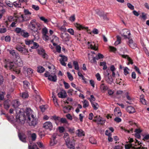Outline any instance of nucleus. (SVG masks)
I'll return each instance as SVG.
<instances>
[{"label":"nucleus","mask_w":149,"mask_h":149,"mask_svg":"<svg viewBox=\"0 0 149 149\" xmlns=\"http://www.w3.org/2000/svg\"><path fill=\"white\" fill-rule=\"evenodd\" d=\"M16 120L21 124H24L25 120L26 119L27 121L30 126H34L38 123V119L36 118L32 114V111L30 108H27L25 113L26 116L22 112L21 109L19 108H17L16 110Z\"/></svg>","instance_id":"1"},{"label":"nucleus","mask_w":149,"mask_h":149,"mask_svg":"<svg viewBox=\"0 0 149 149\" xmlns=\"http://www.w3.org/2000/svg\"><path fill=\"white\" fill-rule=\"evenodd\" d=\"M10 54L14 58L16 64L13 62H8L4 66L5 68L7 69L9 68L15 71L17 74H19L20 72L19 67L23 65V62L20 58L19 53L14 49L8 50Z\"/></svg>","instance_id":"2"},{"label":"nucleus","mask_w":149,"mask_h":149,"mask_svg":"<svg viewBox=\"0 0 149 149\" xmlns=\"http://www.w3.org/2000/svg\"><path fill=\"white\" fill-rule=\"evenodd\" d=\"M24 15H22L19 18L20 22H22L23 21H28L30 20L31 18V13L28 10L24 9Z\"/></svg>","instance_id":"3"},{"label":"nucleus","mask_w":149,"mask_h":149,"mask_svg":"<svg viewBox=\"0 0 149 149\" xmlns=\"http://www.w3.org/2000/svg\"><path fill=\"white\" fill-rule=\"evenodd\" d=\"M15 49L22 54L27 55L29 51L25 47V46H21L20 45H17L15 47Z\"/></svg>","instance_id":"4"},{"label":"nucleus","mask_w":149,"mask_h":149,"mask_svg":"<svg viewBox=\"0 0 149 149\" xmlns=\"http://www.w3.org/2000/svg\"><path fill=\"white\" fill-rule=\"evenodd\" d=\"M105 80L109 84H111L113 81V79L109 73L107 72H104V73Z\"/></svg>","instance_id":"5"},{"label":"nucleus","mask_w":149,"mask_h":149,"mask_svg":"<svg viewBox=\"0 0 149 149\" xmlns=\"http://www.w3.org/2000/svg\"><path fill=\"white\" fill-rule=\"evenodd\" d=\"M53 127L52 124L50 121H46L43 125V127L44 128L50 131L52 130Z\"/></svg>","instance_id":"6"},{"label":"nucleus","mask_w":149,"mask_h":149,"mask_svg":"<svg viewBox=\"0 0 149 149\" xmlns=\"http://www.w3.org/2000/svg\"><path fill=\"white\" fill-rule=\"evenodd\" d=\"M121 36L125 38H129L130 35V32L128 29H123L120 32Z\"/></svg>","instance_id":"7"},{"label":"nucleus","mask_w":149,"mask_h":149,"mask_svg":"<svg viewBox=\"0 0 149 149\" xmlns=\"http://www.w3.org/2000/svg\"><path fill=\"white\" fill-rule=\"evenodd\" d=\"M93 120L97 122L98 124H104L105 121V120L104 119L102 118L100 116H96L95 117Z\"/></svg>","instance_id":"8"},{"label":"nucleus","mask_w":149,"mask_h":149,"mask_svg":"<svg viewBox=\"0 0 149 149\" xmlns=\"http://www.w3.org/2000/svg\"><path fill=\"white\" fill-rule=\"evenodd\" d=\"M59 56L61 58L59 60L61 63L62 65L66 66V64L65 62L67 61L68 60L67 57L62 54L60 55Z\"/></svg>","instance_id":"9"},{"label":"nucleus","mask_w":149,"mask_h":149,"mask_svg":"<svg viewBox=\"0 0 149 149\" xmlns=\"http://www.w3.org/2000/svg\"><path fill=\"white\" fill-rule=\"evenodd\" d=\"M59 97L61 98H65L67 96V94L65 91L63 89H61L58 94Z\"/></svg>","instance_id":"10"},{"label":"nucleus","mask_w":149,"mask_h":149,"mask_svg":"<svg viewBox=\"0 0 149 149\" xmlns=\"http://www.w3.org/2000/svg\"><path fill=\"white\" fill-rule=\"evenodd\" d=\"M88 45L89 48H91L95 50H97V45L95 44L94 42H88Z\"/></svg>","instance_id":"11"},{"label":"nucleus","mask_w":149,"mask_h":149,"mask_svg":"<svg viewBox=\"0 0 149 149\" xmlns=\"http://www.w3.org/2000/svg\"><path fill=\"white\" fill-rule=\"evenodd\" d=\"M56 136L57 134H54L52 135L50 143L51 146H53L57 144V141L56 139Z\"/></svg>","instance_id":"12"},{"label":"nucleus","mask_w":149,"mask_h":149,"mask_svg":"<svg viewBox=\"0 0 149 149\" xmlns=\"http://www.w3.org/2000/svg\"><path fill=\"white\" fill-rule=\"evenodd\" d=\"M61 37L63 41L67 42L69 40V35L68 33H64L61 35Z\"/></svg>","instance_id":"13"},{"label":"nucleus","mask_w":149,"mask_h":149,"mask_svg":"<svg viewBox=\"0 0 149 149\" xmlns=\"http://www.w3.org/2000/svg\"><path fill=\"white\" fill-rule=\"evenodd\" d=\"M38 53L40 55H41L42 57L44 58H47V55L45 53V50L43 49H40L38 50Z\"/></svg>","instance_id":"14"},{"label":"nucleus","mask_w":149,"mask_h":149,"mask_svg":"<svg viewBox=\"0 0 149 149\" xmlns=\"http://www.w3.org/2000/svg\"><path fill=\"white\" fill-rule=\"evenodd\" d=\"M114 114L117 117H120L121 116L122 113L119 108L116 107L114 109Z\"/></svg>","instance_id":"15"},{"label":"nucleus","mask_w":149,"mask_h":149,"mask_svg":"<svg viewBox=\"0 0 149 149\" xmlns=\"http://www.w3.org/2000/svg\"><path fill=\"white\" fill-rule=\"evenodd\" d=\"M77 135L79 137H81L85 135V133L81 129L77 130L75 132Z\"/></svg>","instance_id":"16"},{"label":"nucleus","mask_w":149,"mask_h":149,"mask_svg":"<svg viewBox=\"0 0 149 149\" xmlns=\"http://www.w3.org/2000/svg\"><path fill=\"white\" fill-rule=\"evenodd\" d=\"M51 41L53 43V45L55 46L56 45V43L58 42V38L55 36H52V39L51 40Z\"/></svg>","instance_id":"17"},{"label":"nucleus","mask_w":149,"mask_h":149,"mask_svg":"<svg viewBox=\"0 0 149 149\" xmlns=\"http://www.w3.org/2000/svg\"><path fill=\"white\" fill-rule=\"evenodd\" d=\"M126 110L130 113H132L135 112V109L132 106H128L126 108Z\"/></svg>","instance_id":"18"},{"label":"nucleus","mask_w":149,"mask_h":149,"mask_svg":"<svg viewBox=\"0 0 149 149\" xmlns=\"http://www.w3.org/2000/svg\"><path fill=\"white\" fill-rule=\"evenodd\" d=\"M100 88L101 91L104 92L108 88V87L104 84H102L100 85Z\"/></svg>","instance_id":"19"},{"label":"nucleus","mask_w":149,"mask_h":149,"mask_svg":"<svg viewBox=\"0 0 149 149\" xmlns=\"http://www.w3.org/2000/svg\"><path fill=\"white\" fill-rule=\"evenodd\" d=\"M18 136L21 141L24 143L26 142V136L25 135L19 134H18Z\"/></svg>","instance_id":"20"},{"label":"nucleus","mask_w":149,"mask_h":149,"mask_svg":"<svg viewBox=\"0 0 149 149\" xmlns=\"http://www.w3.org/2000/svg\"><path fill=\"white\" fill-rule=\"evenodd\" d=\"M36 25L35 20H32L29 24V27L31 29L33 30L35 29Z\"/></svg>","instance_id":"21"},{"label":"nucleus","mask_w":149,"mask_h":149,"mask_svg":"<svg viewBox=\"0 0 149 149\" xmlns=\"http://www.w3.org/2000/svg\"><path fill=\"white\" fill-rule=\"evenodd\" d=\"M121 56L123 58H127V61H128V62L127 63L128 64H132L133 62H132V60L131 59L130 57H129L127 55H122L121 54Z\"/></svg>","instance_id":"22"},{"label":"nucleus","mask_w":149,"mask_h":149,"mask_svg":"<svg viewBox=\"0 0 149 149\" xmlns=\"http://www.w3.org/2000/svg\"><path fill=\"white\" fill-rule=\"evenodd\" d=\"M12 104L13 106L15 108H17L20 105L19 102L17 100H13Z\"/></svg>","instance_id":"23"},{"label":"nucleus","mask_w":149,"mask_h":149,"mask_svg":"<svg viewBox=\"0 0 149 149\" xmlns=\"http://www.w3.org/2000/svg\"><path fill=\"white\" fill-rule=\"evenodd\" d=\"M64 138L66 144L70 141V139L69 134L67 133H65L64 134Z\"/></svg>","instance_id":"24"},{"label":"nucleus","mask_w":149,"mask_h":149,"mask_svg":"<svg viewBox=\"0 0 149 149\" xmlns=\"http://www.w3.org/2000/svg\"><path fill=\"white\" fill-rule=\"evenodd\" d=\"M35 93V98L37 101L40 102L41 100V98L38 92L36 90H34Z\"/></svg>","instance_id":"25"},{"label":"nucleus","mask_w":149,"mask_h":149,"mask_svg":"<svg viewBox=\"0 0 149 149\" xmlns=\"http://www.w3.org/2000/svg\"><path fill=\"white\" fill-rule=\"evenodd\" d=\"M10 100L8 99L5 101L4 103V106L5 109H8L10 107Z\"/></svg>","instance_id":"26"},{"label":"nucleus","mask_w":149,"mask_h":149,"mask_svg":"<svg viewBox=\"0 0 149 149\" xmlns=\"http://www.w3.org/2000/svg\"><path fill=\"white\" fill-rule=\"evenodd\" d=\"M7 118L8 120L12 123H13L14 122L15 120V121L17 122L19 124H21V123H19L17 121L16 118V119L15 120L14 119V117L12 116H8L7 117Z\"/></svg>","instance_id":"27"},{"label":"nucleus","mask_w":149,"mask_h":149,"mask_svg":"<svg viewBox=\"0 0 149 149\" xmlns=\"http://www.w3.org/2000/svg\"><path fill=\"white\" fill-rule=\"evenodd\" d=\"M48 79L52 81L55 82L57 80L56 76V75H49V76Z\"/></svg>","instance_id":"28"},{"label":"nucleus","mask_w":149,"mask_h":149,"mask_svg":"<svg viewBox=\"0 0 149 149\" xmlns=\"http://www.w3.org/2000/svg\"><path fill=\"white\" fill-rule=\"evenodd\" d=\"M28 134L29 135H31V137L32 141H35V140L36 138V134L33 133L31 134V131H28Z\"/></svg>","instance_id":"29"},{"label":"nucleus","mask_w":149,"mask_h":149,"mask_svg":"<svg viewBox=\"0 0 149 149\" xmlns=\"http://www.w3.org/2000/svg\"><path fill=\"white\" fill-rule=\"evenodd\" d=\"M74 25L79 30L81 29H88V28L87 27H85L83 26H82L81 25L78 24L77 23H75L74 24Z\"/></svg>","instance_id":"30"},{"label":"nucleus","mask_w":149,"mask_h":149,"mask_svg":"<svg viewBox=\"0 0 149 149\" xmlns=\"http://www.w3.org/2000/svg\"><path fill=\"white\" fill-rule=\"evenodd\" d=\"M8 20L9 22L14 21L17 20V18L14 16H9L8 17Z\"/></svg>","instance_id":"31"},{"label":"nucleus","mask_w":149,"mask_h":149,"mask_svg":"<svg viewBox=\"0 0 149 149\" xmlns=\"http://www.w3.org/2000/svg\"><path fill=\"white\" fill-rule=\"evenodd\" d=\"M67 147L68 148L70 149H75L74 146V144H73L71 142L68 143H66Z\"/></svg>","instance_id":"32"},{"label":"nucleus","mask_w":149,"mask_h":149,"mask_svg":"<svg viewBox=\"0 0 149 149\" xmlns=\"http://www.w3.org/2000/svg\"><path fill=\"white\" fill-rule=\"evenodd\" d=\"M91 104L92 107L93 108L94 110H96L98 109L99 106L97 103L96 102H93L91 103Z\"/></svg>","instance_id":"33"},{"label":"nucleus","mask_w":149,"mask_h":149,"mask_svg":"<svg viewBox=\"0 0 149 149\" xmlns=\"http://www.w3.org/2000/svg\"><path fill=\"white\" fill-rule=\"evenodd\" d=\"M21 35L25 38L28 37L29 36V33L23 30L22 31Z\"/></svg>","instance_id":"34"},{"label":"nucleus","mask_w":149,"mask_h":149,"mask_svg":"<svg viewBox=\"0 0 149 149\" xmlns=\"http://www.w3.org/2000/svg\"><path fill=\"white\" fill-rule=\"evenodd\" d=\"M71 107L70 106L65 107L63 108V110L65 113H67L69 111L71 110Z\"/></svg>","instance_id":"35"},{"label":"nucleus","mask_w":149,"mask_h":149,"mask_svg":"<svg viewBox=\"0 0 149 149\" xmlns=\"http://www.w3.org/2000/svg\"><path fill=\"white\" fill-rule=\"evenodd\" d=\"M45 70L44 68L42 66H39L38 67L37 71L39 73H42Z\"/></svg>","instance_id":"36"},{"label":"nucleus","mask_w":149,"mask_h":149,"mask_svg":"<svg viewBox=\"0 0 149 149\" xmlns=\"http://www.w3.org/2000/svg\"><path fill=\"white\" fill-rule=\"evenodd\" d=\"M21 96L23 99H25L27 98L28 97L29 95L27 92H23L22 93Z\"/></svg>","instance_id":"37"},{"label":"nucleus","mask_w":149,"mask_h":149,"mask_svg":"<svg viewBox=\"0 0 149 149\" xmlns=\"http://www.w3.org/2000/svg\"><path fill=\"white\" fill-rule=\"evenodd\" d=\"M73 64L74 67V69L77 70H79V68L78 62L76 61H74L73 62Z\"/></svg>","instance_id":"38"},{"label":"nucleus","mask_w":149,"mask_h":149,"mask_svg":"<svg viewBox=\"0 0 149 149\" xmlns=\"http://www.w3.org/2000/svg\"><path fill=\"white\" fill-rule=\"evenodd\" d=\"M117 40L115 42L114 45H117L120 43L121 38L118 36H117Z\"/></svg>","instance_id":"39"},{"label":"nucleus","mask_w":149,"mask_h":149,"mask_svg":"<svg viewBox=\"0 0 149 149\" xmlns=\"http://www.w3.org/2000/svg\"><path fill=\"white\" fill-rule=\"evenodd\" d=\"M140 100L141 102L143 104H146V101L144 98V95H140Z\"/></svg>","instance_id":"40"},{"label":"nucleus","mask_w":149,"mask_h":149,"mask_svg":"<svg viewBox=\"0 0 149 149\" xmlns=\"http://www.w3.org/2000/svg\"><path fill=\"white\" fill-rule=\"evenodd\" d=\"M25 41L26 44L28 45H30L33 43V40L27 39L25 40Z\"/></svg>","instance_id":"41"},{"label":"nucleus","mask_w":149,"mask_h":149,"mask_svg":"<svg viewBox=\"0 0 149 149\" xmlns=\"http://www.w3.org/2000/svg\"><path fill=\"white\" fill-rule=\"evenodd\" d=\"M26 72L28 76L30 77L31 76L33 73V70L31 68H28L26 70Z\"/></svg>","instance_id":"42"},{"label":"nucleus","mask_w":149,"mask_h":149,"mask_svg":"<svg viewBox=\"0 0 149 149\" xmlns=\"http://www.w3.org/2000/svg\"><path fill=\"white\" fill-rule=\"evenodd\" d=\"M5 2L6 5L10 7H13V4L9 0H5Z\"/></svg>","instance_id":"43"},{"label":"nucleus","mask_w":149,"mask_h":149,"mask_svg":"<svg viewBox=\"0 0 149 149\" xmlns=\"http://www.w3.org/2000/svg\"><path fill=\"white\" fill-rule=\"evenodd\" d=\"M23 84L24 87L25 88H28L30 85L29 83L26 81H24Z\"/></svg>","instance_id":"44"},{"label":"nucleus","mask_w":149,"mask_h":149,"mask_svg":"<svg viewBox=\"0 0 149 149\" xmlns=\"http://www.w3.org/2000/svg\"><path fill=\"white\" fill-rule=\"evenodd\" d=\"M89 105V102L86 100H84L83 102V107L84 108H86L88 107Z\"/></svg>","instance_id":"45"},{"label":"nucleus","mask_w":149,"mask_h":149,"mask_svg":"<svg viewBox=\"0 0 149 149\" xmlns=\"http://www.w3.org/2000/svg\"><path fill=\"white\" fill-rule=\"evenodd\" d=\"M39 18L41 20L43 21L45 23L47 24L49 22L48 20L45 18L44 17L42 16L40 17Z\"/></svg>","instance_id":"46"},{"label":"nucleus","mask_w":149,"mask_h":149,"mask_svg":"<svg viewBox=\"0 0 149 149\" xmlns=\"http://www.w3.org/2000/svg\"><path fill=\"white\" fill-rule=\"evenodd\" d=\"M48 32V29L46 27H44L42 29V33L43 35L47 34Z\"/></svg>","instance_id":"47"},{"label":"nucleus","mask_w":149,"mask_h":149,"mask_svg":"<svg viewBox=\"0 0 149 149\" xmlns=\"http://www.w3.org/2000/svg\"><path fill=\"white\" fill-rule=\"evenodd\" d=\"M6 12V10L5 9H2L0 10V19L2 18V16Z\"/></svg>","instance_id":"48"},{"label":"nucleus","mask_w":149,"mask_h":149,"mask_svg":"<svg viewBox=\"0 0 149 149\" xmlns=\"http://www.w3.org/2000/svg\"><path fill=\"white\" fill-rule=\"evenodd\" d=\"M33 46L31 47V48L32 49H36L38 48L39 47V45L36 42H34L33 43Z\"/></svg>","instance_id":"49"},{"label":"nucleus","mask_w":149,"mask_h":149,"mask_svg":"<svg viewBox=\"0 0 149 149\" xmlns=\"http://www.w3.org/2000/svg\"><path fill=\"white\" fill-rule=\"evenodd\" d=\"M129 71L130 70L127 67H125L124 68V74L125 75H126L128 74H129Z\"/></svg>","instance_id":"50"},{"label":"nucleus","mask_w":149,"mask_h":149,"mask_svg":"<svg viewBox=\"0 0 149 149\" xmlns=\"http://www.w3.org/2000/svg\"><path fill=\"white\" fill-rule=\"evenodd\" d=\"M42 38L43 40L47 41L49 40V38L46 34L42 35Z\"/></svg>","instance_id":"51"},{"label":"nucleus","mask_w":149,"mask_h":149,"mask_svg":"<svg viewBox=\"0 0 149 149\" xmlns=\"http://www.w3.org/2000/svg\"><path fill=\"white\" fill-rule=\"evenodd\" d=\"M29 149H39L38 148L37 146L35 144L33 145V146L30 145H29Z\"/></svg>","instance_id":"52"},{"label":"nucleus","mask_w":149,"mask_h":149,"mask_svg":"<svg viewBox=\"0 0 149 149\" xmlns=\"http://www.w3.org/2000/svg\"><path fill=\"white\" fill-rule=\"evenodd\" d=\"M140 17H141L142 20L143 21H145L147 18L146 15L144 13H142V15L140 16Z\"/></svg>","instance_id":"53"},{"label":"nucleus","mask_w":149,"mask_h":149,"mask_svg":"<svg viewBox=\"0 0 149 149\" xmlns=\"http://www.w3.org/2000/svg\"><path fill=\"white\" fill-rule=\"evenodd\" d=\"M78 75L79 77H81L82 78V80H84L85 83H86V79L84 77L82 74L81 73L79 72L78 73Z\"/></svg>","instance_id":"54"},{"label":"nucleus","mask_w":149,"mask_h":149,"mask_svg":"<svg viewBox=\"0 0 149 149\" xmlns=\"http://www.w3.org/2000/svg\"><path fill=\"white\" fill-rule=\"evenodd\" d=\"M23 31L20 28L18 27H17L16 28L15 30V31L17 33H20V34L21 33L22 31Z\"/></svg>","instance_id":"55"},{"label":"nucleus","mask_w":149,"mask_h":149,"mask_svg":"<svg viewBox=\"0 0 149 149\" xmlns=\"http://www.w3.org/2000/svg\"><path fill=\"white\" fill-rule=\"evenodd\" d=\"M13 4V6H14L15 7H20V4L19 2H17L16 1L14 2Z\"/></svg>","instance_id":"56"},{"label":"nucleus","mask_w":149,"mask_h":149,"mask_svg":"<svg viewBox=\"0 0 149 149\" xmlns=\"http://www.w3.org/2000/svg\"><path fill=\"white\" fill-rule=\"evenodd\" d=\"M31 7L33 9L36 11L39 10L40 9L39 6L35 5H32Z\"/></svg>","instance_id":"57"},{"label":"nucleus","mask_w":149,"mask_h":149,"mask_svg":"<svg viewBox=\"0 0 149 149\" xmlns=\"http://www.w3.org/2000/svg\"><path fill=\"white\" fill-rule=\"evenodd\" d=\"M67 74L68 77L70 81H72L73 79V78L71 74L69 72H67Z\"/></svg>","instance_id":"58"},{"label":"nucleus","mask_w":149,"mask_h":149,"mask_svg":"<svg viewBox=\"0 0 149 149\" xmlns=\"http://www.w3.org/2000/svg\"><path fill=\"white\" fill-rule=\"evenodd\" d=\"M53 101L54 102V104L56 106L58 105V104L57 102V98L54 96H52Z\"/></svg>","instance_id":"59"},{"label":"nucleus","mask_w":149,"mask_h":149,"mask_svg":"<svg viewBox=\"0 0 149 149\" xmlns=\"http://www.w3.org/2000/svg\"><path fill=\"white\" fill-rule=\"evenodd\" d=\"M127 7L129 8L131 10H133L134 9V7L131 3H128L127 4Z\"/></svg>","instance_id":"60"},{"label":"nucleus","mask_w":149,"mask_h":149,"mask_svg":"<svg viewBox=\"0 0 149 149\" xmlns=\"http://www.w3.org/2000/svg\"><path fill=\"white\" fill-rule=\"evenodd\" d=\"M82 108V106L80 104H78L77 107L75 110V111L77 113H78L80 111L79 109Z\"/></svg>","instance_id":"61"},{"label":"nucleus","mask_w":149,"mask_h":149,"mask_svg":"<svg viewBox=\"0 0 149 149\" xmlns=\"http://www.w3.org/2000/svg\"><path fill=\"white\" fill-rule=\"evenodd\" d=\"M89 100L91 103L93 102L95 100V98L93 95H91V98H89Z\"/></svg>","instance_id":"62"},{"label":"nucleus","mask_w":149,"mask_h":149,"mask_svg":"<svg viewBox=\"0 0 149 149\" xmlns=\"http://www.w3.org/2000/svg\"><path fill=\"white\" fill-rule=\"evenodd\" d=\"M90 141L92 144H95L96 143V141L93 138L91 137L90 139Z\"/></svg>","instance_id":"63"},{"label":"nucleus","mask_w":149,"mask_h":149,"mask_svg":"<svg viewBox=\"0 0 149 149\" xmlns=\"http://www.w3.org/2000/svg\"><path fill=\"white\" fill-rule=\"evenodd\" d=\"M143 139L146 141L149 139V134L144 135L143 136Z\"/></svg>","instance_id":"64"}]
</instances>
